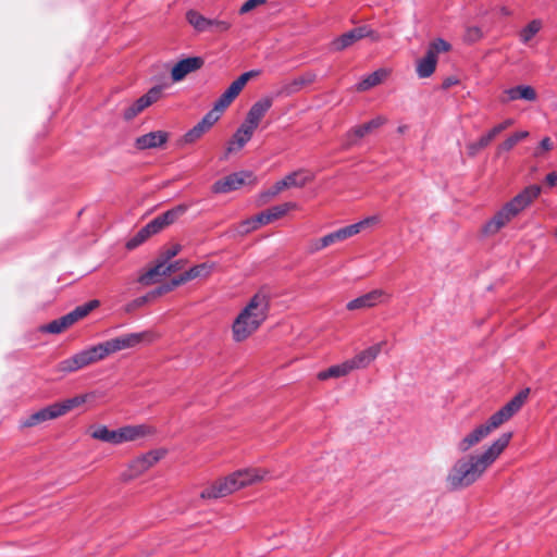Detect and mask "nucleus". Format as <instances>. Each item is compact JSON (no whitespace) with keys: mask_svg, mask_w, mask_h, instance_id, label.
<instances>
[{"mask_svg":"<svg viewBox=\"0 0 557 557\" xmlns=\"http://www.w3.org/2000/svg\"><path fill=\"white\" fill-rule=\"evenodd\" d=\"M203 63V59L200 57H189L178 61L171 71L173 82L184 79L189 73L201 69Z\"/></svg>","mask_w":557,"mask_h":557,"instance_id":"nucleus-15","label":"nucleus"},{"mask_svg":"<svg viewBox=\"0 0 557 557\" xmlns=\"http://www.w3.org/2000/svg\"><path fill=\"white\" fill-rule=\"evenodd\" d=\"M384 76H385V72L383 70L375 71V72L369 74L362 81H360L357 84L356 89L358 91L369 90L370 88L381 84V82L383 81Z\"/></svg>","mask_w":557,"mask_h":557,"instance_id":"nucleus-31","label":"nucleus"},{"mask_svg":"<svg viewBox=\"0 0 557 557\" xmlns=\"http://www.w3.org/2000/svg\"><path fill=\"white\" fill-rule=\"evenodd\" d=\"M187 210L188 206L185 203H181L163 212L161 216L166 226H169L173 224L180 216H182Z\"/></svg>","mask_w":557,"mask_h":557,"instance_id":"nucleus-36","label":"nucleus"},{"mask_svg":"<svg viewBox=\"0 0 557 557\" xmlns=\"http://www.w3.org/2000/svg\"><path fill=\"white\" fill-rule=\"evenodd\" d=\"M317 74L313 72H306L302 75L284 83L277 91V96L288 97L299 92L304 87L314 83Z\"/></svg>","mask_w":557,"mask_h":557,"instance_id":"nucleus-19","label":"nucleus"},{"mask_svg":"<svg viewBox=\"0 0 557 557\" xmlns=\"http://www.w3.org/2000/svg\"><path fill=\"white\" fill-rule=\"evenodd\" d=\"M70 326H72L70 318H67V315L64 314L63 317L55 319L49 322L48 324L44 325L41 330L50 334H60Z\"/></svg>","mask_w":557,"mask_h":557,"instance_id":"nucleus-32","label":"nucleus"},{"mask_svg":"<svg viewBox=\"0 0 557 557\" xmlns=\"http://www.w3.org/2000/svg\"><path fill=\"white\" fill-rule=\"evenodd\" d=\"M267 2V0H247L246 2H244V4L240 7V10L239 12L242 14H245V13H248L250 12L251 10H253L255 8L259 7V5H262Z\"/></svg>","mask_w":557,"mask_h":557,"instance_id":"nucleus-51","label":"nucleus"},{"mask_svg":"<svg viewBox=\"0 0 557 557\" xmlns=\"http://www.w3.org/2000/svg\"><path fill=\"white\" fill-rule=\"evenodd\" d=\"M268 310V296L257 293L233 323L234 339L236 342H242L257 331L267 319Z\"/></svg>","mask_w":557,"mask_h":557,"instance_id":"nucleus-3","label":"nucleus"},{"mask_svg":"<svg viewBox=\"0 0 557 557\" xmlns=\"http://www.w3.org/2000/svg\"><path fill=\"white\" fill-rule=\"evenodd\" d=\"M385 122H386L385 117L376 116L362 125L354 127L346 135L345 147L349 148V147L356 145L358 139L364 137L366 135L371 133L373 129L381 127L382 125L385 124Z\"/></svg>","mask_w":557,"mask_h":557,"instance_id":"nucleus-14","label":"nucleus"},{"mask_svg":"<svg viewBox=\"0 0 557 557\" xmlns=\"http://www.w3.org/2000/svg\"><path fill=\"white\" fill-rule=\"evenodd\" d=\"M186 18H187L188 23L197 32H206V30H210V29H215L218 32H225L231 26L230 23L226 21L207 18L195 10H189L186 13Z\"/></svg>","mask_w":557,"mask_h":557,"instance_id":"nucleus-10","label":"nucleus"},{"mask_svg":"<svg viewBox=\"0 0 557 557\" xmlns=\"http://www.w3.org/2000/svg\"><path fill=\"white\" fill-rule=\"evenodd\" d=\"M541 191L540 185H530L508 201L507 205L517 216L541 195Z\"/></svg>","mask_w":557,"mask_h":557,"instance_id":"nucleus-13","label":"nucleus"},{"mask_svg":"<svg viewBox=\"0 0 557 557\" xmlns=\"http://www.w3.org/2000/svg\"><path fill=\"white\" fill-rule=\"evenodd\" d=\"M496 131L491 128L486 134L482 135L476 141L471 143L469 145V150L471 154H475L478 151L487 147L491 141L497 136Z\"/></svg>","mask_w":557,"mask_h":557,"instance_id":"nucleus-35","label":"nucleus"},{"mask_svg":"<svg viewBox=\"0 0 557 557\" xmlns=\"http://www.w3.org/2000/svg\"><path fill=\"white\" fill-rule=\"evenodd\" d=\"M182 250V246L180 244L173 245L171 248L164 250L161 252L159 258L164 260L165 262H169L171 259L176 257Z\"/></svg>","mask_w":557,"mask_h":557,"instance_id":"nucleus-50","label":"nucleus"},{"mask_svg":"<svg viewBox=\"0 0 557 557\" xmlns=\"http://www.w3.org/2000/svg\"><path fill=\"white\" fill-rule=\"evenodd\" d=\"M529 388L521 391L510 401H508L498 411L492 414L488 420L476 426L471 433L465 436L458 443V449L461 453L468 451L471 447L486 438L494 430L508 421L523 406L529 395Z\"/></svg>","mask_w":557,"mask_h":557,"instance_id":"nucleus-2","label":"nucleus"},{"mask_svg":"<svg viewBox=\"0 0 557 557\" xmlns=\"http://www.w3.org/2000/svg\"><path fill=\"white\" fill-rule=\"evenodd\" d=\"M207 131L202 128L199 124H196L191 129H189L184 135V143L191 144L199 139Z\"/></svg>","mask_w":557,"mask_h":557,"instance_id":"nucleus-46","label":"nucleus"},{"mask_svg":"<svg viewBox=\"0 0 557 557\" xmlns=\"http://www.w3.org/2000/svg\"><path fill=\"white\" fill-rule=\"evenodd\" d=\"M267 473L264 470L253 468L237 470L205 488L200 497L203 499L225 497L247 485L263 480Z\"/></svg>","mask_w":557,"mask_h":557,"instance_id":"nucleus-4","label":"nucleus"},{"mask_svg":"<svg viewBox=\"0 0 557 557\" xmlns=\"http://www.w3.org/2000/svg\"><path fill=\"white\" fill-rule=\"evenodd\" d=\"M273 104V98L263 97L256 101L251 108L249 109L244 123L249 125L255 131L257 129L260 121L265 115V113L270 110Z\"/></svg>","mask_w":557,"mask_h":557,"instance_id":"nucleus-16","label":"nucleus"},{"mask_svg":"<svg viewBox=\"0 0 557 557\" xmlns=\"http://www.w3.org/2000/svg\"><path fill=\"white\" fill-rule=\"evenodd\" d=\"M211 269H212V265H209L207 263H201V264H198V265H195V267L190 268L185 273L187 275L188 281H190V280H195V278H198V277H206V276H208L210 274V272H211Z\"/></svg>","mask_w":557,"mask_h":557,"instance_id":"nucleus-40","label":"nucleus"},{"mask_svg":"<svg viewBox=\"0 0 557 557\" xmlns=\"http://www.w3.org/2000/svg\"><path fill=\"white\" fill-rule=\"evenodd\" d=\"M162 95V87L154 86L150 88L144 96L134 101L123 111V117L125 121H131L143 112L146 108L157 102Z\"/></svg>","mask_w":557,"mask_h":557,"instance_id":"nucleus-9","label":"nucleus"},{"mask_svg":"<svg viewBox=\"0 0 557 557\" xmlns=\"http://www.w3.org/2000/svg\"><path fill=\"white\" fill-rule=\"evenodd\" d=\"M457 83H458V81H457V79H455V78H453V77H448V78H446V79L444 81V83H443V87H444V88H448V87H450V86H453V85H455V84H457Z\"/></svg>","mask_w":557,"mask_h":557,"instance_id":"nucleus-62","label":"nucleus"},{"mask_svg":"<svg viewBox=\"0 0 557 557\" xmlns=\"http://www.w3.org/2000/svg\"><path fill=\"white\" fill-rule=\"evenodd\" d=\"M385 343L386 342L383 341L373 346H370L369 348L357 354L354 358L349 359L348 362L351 366V370L367 368L379 356Z\"/></svg>","mask_w":557,"mask_h":557,"instance_id":"nucleus-20","label":"nucleus"},{"mask_svg":"<svg viewBox=\"0 0 557 557\" xmlns=\"http://www.w3.org/2000/svg\"><path fill=\"white\" fill-rule=\"evenodd\" d=\"M185 264H186V260H184V259H180V260H176V261L171 262V263L168 262L166 263V265H168L166 270H168L169 274H172V273L177 272L181 269H183L185 267Z\"/></svg>","mask_w":557,"mask_h":557,"instance_id":"nucleus-54","label":"nucleus"},{"mask_svg":"<svg viewBox=\"0 0 557 557\" xmlns=\"http://www.w3.org/2000/svg\"><path fill=\"white\" fill-rule=\"evenodd\" d=\"M255 133V129L251 128L246 123H242V125L237 128L235 134L233 135L232 139L227 143L226 151H225V158L242 148L251 139L252 135Z\"/></svg>","mask_w":557,"mask_h":557,"instance_id":"nucleus-21","label":"nucleus"},{"mask_svg":"<svg viewBox=\"0 0 557 557\" xmlns=\"http://www.w3.org/2000/svg\"><path fill=\"white\" fill-rule=\"evenodd\" d=\"M377 222H379V216L372 215V216H368L357 223L338 228L330 234H326L325 236H323L319 239H315L311 244V251H320L333 244L344 242V240L359 234L362 230L376 224Z\"/></svg>","mask_w":557,"mask_h":557,"instance_id":"nucleus-5","label":"nucleus"},{"mask_svg":"<svg viewBox=\"0 0 557 557\" xmlns=\"http://www.w3.org/2000/svg\"><path fill=\"white\" fill-rule=\"evenodd\" d=\"M253 219H255L257 226L272 222L268 210L262 211L261 213L257 214L256 216H253Z\"/></svg>","mask_w":557,"mask_h":557,"instance_id":"nucleus-56","label":"nucleus"},{"mask_svg":"<svg viewBox=\"0 0 557 557\" xmlns=\"http://www.w3.org/2000/svg\"><path fill=\"white\" fill-rule=\"evenodd\" d=\"M351 32L356 36L357 41L362 38H366V37H370L374 41H377L380 39L379 34L366 25L356 27V28L351 29Z\"/></svg>","mask_w":557,"mask_h":557,"instance_id":"nucleus-43","label":"nucleus"},{"mask_svg":"<svg viewBox=\"0 0 557 557\" xmlns=\"http://www.w3.org/2000/svg\"><path fill=\"white\" fill-rule=\"evenodd\" d=\"M150 236H152V234L145 225L126 243V248L128 250H133L146 242Z\"/></svg>","mask_w":557,"mask_h":557,"instance_id":"nucleus-39","label":"nucleus"},{"mask_svg":"<svg viewBox=\"0 0 557 557\" xmlns=\"http://www.w3.org/2000/svg\"><path fill=\"white\" fill-rule=\"evenodd\" d=\"M513 124V120L512 119H507L505 120L504 122L497 124L494 126V129L496 131V133L499 135L503 131L507 129L509 126H511Z\"/></svg>","mask_w":557,"mask_h":557,"instance_id":"nucleus-58","label":"nucleus"},{"mask_svg":"<svg viewBox=\"0 0 557 557\" xmlns=\"http://www.w3.org/2000/svg\"><path fill=\"white\" fill-rule=\"evenodd\" d=\"M529 136V132L527 131H520L516 132L511 135V137L515 139V141L518 144L519 141L525 139Z\"/></svg>","mask_w":557,"mask_h":557,"instance_id":"nucleus-61","label":"nucleus"},{"mask_svg":"<svg viewBox=\"0 0 557 557\" xmlns=\"http://www.w3.org/2000/svg\"><path fill=\"white\" fill-rule=\"evenodd\" d=\"M553 149V141L549 137H544L539 147L534 150L533 156L539 158L542 157L545 152L550 151Z\"/></svg>","mask_w":557,"mask_h":557,"instance_id":"nucleus-47","label":"nucleus"},{"mask_svg":"<svg viewBox=\"0 0 557 557\" xmlns=\"http://www.w3.org/2000/svg\"><path fill=\"white\" fill-rule=\"evenodd\" d=\"M151 299L150 295L147 294L145 296H140L134 300H132L129 304L126 305L125 310L126 312H132L144 305H146Z\"/></svg>","mask_w":557,"mask_h":557,"instance_id":"nucleus-49","label":"nucleus"},{"mask_svg":"<svg viewBox=\"0 0 557 557\" xmlns=\"http://www.w3.org/2000/svg\"><path fill=\"white\" fill-rule=\"evenodd\" d=\"M166 263L168 262L161 258H158L156 264L138 277V282L143 285H151L156 283L159 277L170 275L166 270Z\"/></svg>","mask_w":557,"mask_h":557,"instance_id":"nucleus-25","label":"nucleus"},{"mask_svg":"<svg viewBox=\"0 0 557 557\" xmlns=\"http://www.w3.org/2000/svg\"><path fill=\"white\" fill-rule=\"evenodd\" d=\"M246 176L247 175L245 173L230 174L226 177L216 181L212 185V191L215 194H226L236 190L245 184Z\"/></svg>","mask_w":557,"mask_h":557,"instance_id":"nucleus-23","label":"nucleus"},{"mask_svg":"<svg viewBox=\"0 0 557 557\" xmlns=\"http://www.w3.org/2000/svg\"><path fill=\"white\" fill-rule=\"evenodd\" d=\"M91 437L114 445L120 444L119 430H109L107 426H100L91 433Z\"/></svg>","mask_w":557,"mask_h":557,"instance_id":"nucleus-29","label":"nucleus"},{"mask_svg":"<svg viewBox=\"0 0 557 557\" xmlns=\"http://www.w3.org/2000/svg\"><path fill=\"white\" fill-rule=\"evenodd\" d=\"M356 41V36L351 30H349L332 41V49L335 51H342L354 45Z\"/></svg>","mask_w":557,"mask_h":557,"instance_id":"nucleus-37","label":"nucleus"},{"mask_svg":"<svg viewBox=\"0 0 557 557\" xmlns=\"http://www.w3.org/2000/svg\"><path fill=\"white\" fill-rule=\"evenodd\" d=\"M286 189V186L282 184V180L276 182L268 191H267V196L268 197H274L276 196L277 194H280L282 190Z\"/></svg>","mask_w":557,"mask_h":557,"instance_id":"nucleus-57","label":"nucleus"},{"mask_svg":"<svg viewBox=\"0 0 557 557\" xmlns=\"http://www.w3.org/2000/svg\"><path fill=\"white\" fill-rule=\"evenodd\" d=\"M511 432L503 433L483 453L460 458L450 469L447 482L458 490L473 484L508 446Z\"/></svg>","mask_w":557,"mask_h":557,"instance_id":"nucleus-1","label":"nucleus"},{"mask_svg":"<svg viewBox=\"0 0 557 557\" xmlns=\"http://www.w3.org/2000/svg\"><path fill=\"white\" fill-rule=\"evenodd\" d=\"M513 218H516L515 213L506 203L488 222L485 223L482 231L485 235H494Z\"/></svg>","mask_w":557,"mask_h":557,"instance_id":"nucleus-18","label":"nucleus"},{"mask_svg":"<svg viewBox=\"0 0 557 557\" xmlns=\"http://www.w3.org/2000/svg\"><path fill=\"white\" fill-rule=\"evenodd\" d=\"M150 433V429L144 424L127 425L119 429L120 444L133 442L145 437Z\"/></svg>","mask_w":557,"mask_h":557,"instance_id":"nucleus-26","label":"nucleus"},{"mask_svg":"<svg viewBox=\"0 0 557 557\" xmlns=\"http://www.w3.org/2000/svg\"><path fill=\"white\" fill-rule=\"evenodd\" d=\"M146 227L149 230V232L154 235L162 231L164 227H166V224L162 220L161 214L156 216L153 220H151Z\"/></svg>","mask_w":557,"mask_h":557,"instance_id":"nucleus-48","label":"nucleus"},{"mask_svg":"<svg viewBox=\"0 0 557 557\" xmlns=\"http://www.w3.org/2000/svg\"><path fill=\"white\" fill-rule=\"evenodd\" d=\"M258 228L256 222H255V219H248V220H245L244 222H242V224L239 225V230L238 232L240 234H247L253 230Z\"/></svg>","mask_w":557,"mask_h":557,"instance_id":"nucleus-53","label":"nucleus"},{"mask_svg":"<svg viewBox=\"0 0 557 557\" xmlns=\"http://www.w3.org/2000/svg\"><path fill=\"white\" fill-rule=\"evenodd\" d=\"M259 71L251 70L243 73L238 78H236L228 88L215 101L213 109L216 110L220 114L235 100V98L243 90L248 81L255 76L259 75Z\"/></svg>","mask_w":557,"mask_h":557,"instance_id":"nucleus-7","label":"nucleus"},{"mask_svg":"<svg viewBox=\"0 0 557 557\" xmlns=\"http://www.w3.org/2000/svg\"><path fill=\"white\" fill-rule=\"evenodd\" d=\"M188 282V278H187V275L186 273L184 272L183 274H181L180 276H176L174 278L171 280V285L173 287V289L184 283Z\"/></svg>","mask_w":557,"mask_h":557,"instance_id":"nucleus-59","label":"nucleus"},{"mask_svg":"<svg viewBox=\"0 0 557 557\" xmlns=\"http://www.w3.org/2000/svg\"><path fill=\"white\" fill-rule=\"evenodd\" d=\"M171 290H173V287H172L171 283H166V284H163V285L159 286L158 288H156L151 293H149V295H150L151 298H154V297L161 296V295H163L165 293H169Z\"/></svg>","mask_w":557,"mask_h":557,"instance_id":"nucleus-55","label":"nucleus"},{"mask_svg":"<svg viewBox=\"0 0 557 557\" xmlns=\"http://www.w3.org/2000/svg\"><path fill=\"white\" fill-rule=\"evenodd\" d=\"M542 23L539 20L531 21L521 32L520 39L522 42H529L541 29Z\"/></svg>","mask_w":557,"mask_h":557,"instance_id":"nucleus-38","label":"nucleus"},{"mask_svg":"<svg viewBox=\"0 0 557 557\" xmlns=\"http://www.w3.org/2000/svg\"><path fill=\"white\" fill-rule=\"evenodd\" d=\"M61 417L57 404H51L21 421V428H33L46 421Z\"/></svg>","mask_w":557,"mask_h":557,"instance_id":"nucleus-17","label":"nucleus"},{"mask_svg":"<svg viewBox=\"0 0 557 557\" xmlns=\"http://www.w3.org/2000/svg\"><path fill=\"white\" fill-rule=\"evenodd\" d=\"M450 47L451 46L449 42L442 38H437L430 44L426 52H432L433 55L437 59L438 53L449 51Z\"/></svg>","mask_w":557,"mask_h":557,"instance_id":"nucleus-42","label":"nucleus"},{"mask_svg":"<svg viewBox=\"0 0 557 557\" xmlns=\"http://www.w3.org/2000/svg\"><path fill=\"white\" fill-rule=\"evenodd\" d=\"M351 371V366L349 364L348 360H346L341 364H335L324 371H320L318 373V379L324 381L330 377H341L347 375Z\"/></svg>","mask_w":557,"mask_h":557,"instance_id":"nucleus-28","label":"nucleus"},{"mask_svg":"<svg viewBox=\"0 0 557 557\" xmlns=\"http://www.w3.org/2000/svg\"><path fill=\"white\" fill-rule=\"evenodd\" d=\"M469 36L472 39L479 38L481 36L480 29L479 28H471V29H469Z\"/></svg>","mask_w":557,"mask_h":557,"instance_id":"nucleus-63","label":"nucleus"},{"mask_svg":"<svg viewBox=\"0 0 557 557\" xmlns=\"http://www.w3.org/2000/svg\"><path fill=\"white\" fill-rule=\"evenodd\" d=\"M295 208V203L286 202L278 206H273L268 209L271 220H277L284 216L290 209Z\"/></svg>","mask_w":557,"mask_h":557,"instance_id":"nucleus-41","label":"nucleus"},{"mask_svg":"<svg viewBox=\"0 0 557 557\" xmlns=\"http://www.w3.org/2000/svg\"><path fill=\"white\" fill-rule=\"evenodd\" d=\"M436 64L437 59L433 55V53L426 52L425 55L417 62V75L420 78L430 77L434 73Z\"/></svg>","mask_w":557,"mask_h":557,"instance_id":"nucleus-27","label":"nucleus"},{"mask_svg":"<svg viewBox=\"0 0 557 557\" xmlns=\"http://www.w3.org/2000/svg\"><path fill=\"white\" fill-rule=\"evenodd\" d=\"M164 453L161 450H151L140 457H137L129 463L128 472L124 474L126 480H131L136 478L137 475L144 473L153 465H156L162 457Z\"/></svg>","mask_w":557,"mask_h":557,"instance_id":"nucleus-11","label":"nucleus"},{"mask_svg":"<svg viewBox=\"0 0 557 557\" xmlns=\"http://www.w3.org/2000/svg\"><path fill=\"white\" fill-rule=\"evenodd\" d=\"M87 400V395H77L72 398H67L63 401L55 403L60 411L61 417L71 411L72 409L83 405Z\"/></svg>","mask_w":557,"mask_h":557,"instance_id":"nucleus-34","label":"nucleus"},{"mask_svg":"<svg viewBox=\"0 0 557 557\" xmlns=\"http://www.w3.org/2000/svg\"><path fill=\"white\" fill-rule=\"evenodd\" d=\"M148 336H149L148 332L129 333V334H125V335L109 339L107 342L100 343V346H101V349H102L104 358H106L110 354L137 346L144 339H146Z\"/></svg>","mask_w":557,"mask_h":557,"instance_id":"nucleus-8","label":"nucleus"},{"mask_svg":"<svg viewBox=\"0 0 557 557\" xmlns=\"http://www.w3.org/2000/svg\"><path fill=\"white\" fill-rule=\"evenodd\" d=\"M312 180L311 176L306 175L302 171H296L288 175H286L282 180V184L286 186V188L290 187H304L308 182Z\"/></svg>","mask_w":557,"mask_h":557,"instance_id":"nucleus-30","label":"nucleus"},{"mask_svg":"<svg viewBox=\"0 0 557 557\" xmlns=\"http://www.w3.org/2000/svg\"><path fill=\"white\" fill-rule=\"evenodd\" d=\"M207 131L202 128L199 124H196L191 129H189L184 135V143L191 144L199 139Z\"/></svg>","mask_w":557,"mask_h":557,"instance_id":"nucleus-45","label":"nucleus"},{"mask_svg":"<svg viewBox=\"0 0 557 557\" xmlns=\"http://www.w3.org/2000/svg\"><path fill=\"white\" fill-rule=\"evenodd\" d=\"M168 139L169 133L164 131H154L137 137L135 146L139 150L160 148L168 141Z\"/></svg>","mask_w":557,"mask_h":557,"instance_id":"nucleus-22","label":"nucleus"},{"mask_svg":"<svg viewBox=\"0 0 557 557\" xmlns=\"http://www.w3.org/2000/svg\"><path fill=\"white\" fill-rule=\"evenodd\" d=\"M98 300H91L87 304L76 307L73 311L66 313L67 318L72 325L76 323L78 320L85 318L92 309L98 306Z\"/></svg>","mask_w":557,"mask_h":557,"instance_id":"nucleus-33","label":"nucleus"},{"mask_svg":"<svg viewBox=\"0 0 557 557\" xmlns=\"http://www.w3.org/2000/svg\"><path fill=\"white\" fill-rule=\"evenodd\" d=\"M516 145L517 143L515 141V139L511 136H509L497 147V154L510 151Z\"/></svg>","mask_w":557,"mask_h":557,"instance_id":"nucleus-52","label":"nucleus"},{"mask_svg":"<svg viewBox=\"0 0 557 557\" xmlns=\"http://www.w3.org/2000/svg\"><path fill=\"white\" fill-rule=\"evenodd\" d=\"M389 295L383 289H373L358 298L347 302L346 308L350 311L373 308L389 299Z\"/></svg>","mask_w":557,"mask_h":557,"instance_id":"nucleus-12","label":"nucleus"},{"mask_svg":"<svg viewBox=\"0 0 557 557\" xmlns=\"http://www.w3.org/2000/svg\"><path fill=\"white\" fill-rule=\"evenodd\" d=\"M505 97L502 102H509L518 99L527 101H534L536 99V91L533 87L527 85H519L504 91Z\"/></svg>","mask_w":557,"mask_h":557,"instance_id":"nucleus-24","label":"nucleus"},{"mask_svg":"<svg viewBox=\"0 0 557 557\" xmlns=\"http://www.w3.org/2000/svg\"><path fill=\"white\" fill-rule=\"evenodd\" d=\"M221 114L212 109L210 110L197 124H199L207 132L220 120Z\"/></svg>","mask_w":557,"mask_h":557,"instance_id":"nucleus-44","label":"nucleus"},{"mask_svg":"<svg viewBox=\"0 0 557 557\" xmlns=\"http://www.w3.org/2000/svg\"><path fill=\"white\" fill-rule=\"evenodd\" d=\"M103 359V351L100 344H98L60 361L55 369L60 373H72Z\"/></svg>","mask_w":557,"mask_h":557,"instance_id":"nucleus-6","label":"nucleus"},{"mask_svg":"<svg viewBox=\"0 0 557 557\" xmlns=\"http://www.w3.org/2000/svg\"><path fill=\"white\" fill-rule=\"evenodd\" d=\"M545 182L548 186L554 187L557 184V173L550 172L546 175Z\"/></svg>","mask_w":557,"mask_h":557,"instance_id":"nucleus-60","label":"nucleus"}]
</instances>
